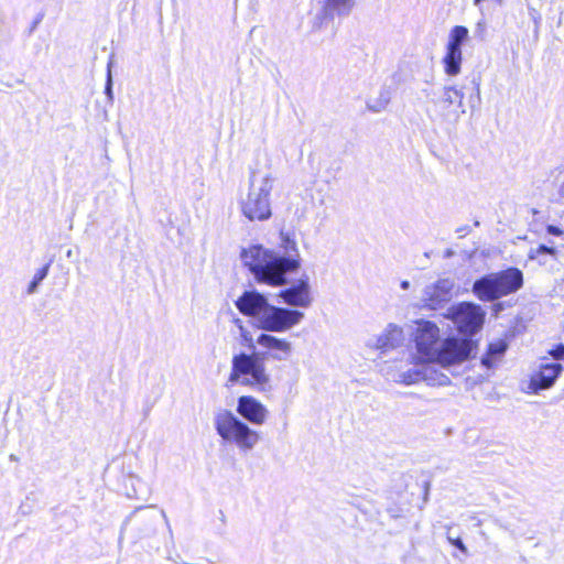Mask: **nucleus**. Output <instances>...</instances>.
Instances as JSON below:
<instances>
[{
	"label": "nucleus",
	"instance_id": "423d86ee",
	"mask_svg": "<svg viewBox=\"0 0 564 564\" xmlns=\"http://www.w3.org/2000/svg\"><path fill=\"white\" fill-rule=\"evenodd\" d=\"M235 383L267 391L270 387V377L265 371L264 354L252 351L251 354L235 355L231 360L228 384Z\"/></svg>",
	"mask_w": 564,
	"mask_h": 564
},
{
	"label": "nucleus",
	"instance_id": "6e6552de",
	"mask_svg": "<svg viewBox=\"0 0 564 564\" xmlns=\"http://www.w3.org/2000/svg\"><path fill=\"white\" fill-rule=\"evenodd\" d=\"M485 315L480 305L462 302L449 307L445 316L453 322L460 334L473 336L482 327Z\"/></svg>",
	"mask_w": 564,
	"mask_h": 564
},
{
	"label": "nucleus",
	"instance_id": "c85d7f7f",
	"mask_svg": "<svg viewBox=\"0 0 564 564\" xmlns=\"http://www.w3.org/2000/svg\"><path fill=\"white\" fill-rule=\"evenodd\" d=\"M529 14L534 23V32L538 33L540 24H541V14L538 12V10L533 7H529Z\"/></svg>",
	"mask_w": 564,
	"mask_h": 564
},
{
	"label": "nucleus",
	"instance_id": "6ab92c4d",
	"mask_svg": "<svg viewBox=\"0 0 564 564\" xmlns=\"http://www.w3.org/2000/svg\"><path fill=\"white\" fill-rule=\"evenodd\" d=\"M394 382L403 383L405 386L414 384L424 381V364L416 365L414 368L398 373L393 378Z\"/></svg>",
	"mask_w": 564,
	"mask_h": 564
},
{
	"label": "nucleus",
	"instance_id": "e433bc0d",
	"mask_svg": "<svg viewBox=\"0 0 564 564\" xmlns=\"http://www.w3.org/2000/svg\"><path fill=\"white\" fill-rule=\"evenodd\" d=\"M485 29H486V24H485V22H484V21H479V22L477 23V32H484V31H485Z\"/></svg>",
	"mask_w": 564,
	"mask_h": 564
},
{
	"label": "nucleus",
	"instance_id": "f3484780",
	"mask_svg": "<svg viewBox=\"0 0 564 564\" xmlns=\"http://www.w3.org/2000/svg\"><path fill=\"white\" fill-rule=\"evenodd\" d=\"M462 50L446 47V54L443 57L444 70L448 76H456L460 72Z\"/></svg>",
	"mask_w": 564,
	"mask_h": 564
},
{
	"label": "nucleus",
	"instance_id": "79ce46f5",
	"mask_svg": "<svg viewBox=\"0 0 564 564\" xmlns=\"http://www.w3.org/2000/svg\"><path fill=\"white\" fill-rule=\"evenodd\" d=\"M464 254H465V257H466L467 259H471V258L474 257L475 252H474V251H471V252H467V251H465V252H464Z\"/></svg>",
	"mask_w": 564,
	"mask_h": 564
},
{
	"label": "nucleus",
	"instance_id": "1a4fd4ad",
	"mask_svg": "<svg viewBox=\"0 0 564 564\" xmlns=\"http://www.w3.org/2000/svg\"><path fill=\"white\" fill-rule=\"evenodd\" d=\"M464 96L462 89L446 85L442 88L440 97L432 100L443 122L456 124L459 121L466 112L463 102Z\"/></svg>",
	"mask_w": 564,
	"mask_h": 564
},
{
	"label": "nucleus",
	"instance_id": "473e14b6",
	"mask_svg": "<svg viewBox=\"0 0 564 564\" xmlns=\"http://www.w3.org/2000/svg\"><path fill=\"white\" fill-rule=\"evenodd\" d=\"M492 356H490L488 352L481 358V364L487 367V368H491L492 367Z\"/></svg>",
	"mask_w": 564,
	"mask_h": 564
},
{
	"label": "nucleus",
	"instance_id": "f03ea898",
	"mask_svg": "<svg viewBox=\"0 0 564 564\" xmlns=\"http://www.w3.org/2000/svg\"><path fill=\"white\" fill-rule=\"evenodd\" d=\"M414 341L421 362H436L443 368L469 359L475 348L470 338L447 337L441 341L440 328L430 321L417 323Z\"/></svg>",
	"mask_w": 564,
	"mask_h": 564
},
{
	"label": "nucleus",
	"instance_id": "72a5a7b5",
	"mask_svg": "<svg viewBox=\"0 0 564 564\" xmlns=\"http://www.w3.org/2000/svg\"><path fill=\"white\" fill-rule=\"evenodd\" d=\"M153 524H154V519L153 518L149 519L148 520V525H147V529H145V535H150L151 533L154 532Z\"/></svg>",
	"mask_w": 564,
	"mask_h": 564
},
{
	"label": "nucleus",
	"instance_id": "dca6fc26",
	"mask_svg": "<svg viewBox=\"0 0 564 564\" xmlns=\"http://www.w3.org/2000/svg\"><path fill=\"white\" fill-rule=\"evenodd\" d=\"M354 6L355 0H325L323 6V17L324 19L348 17L352 11Z\"/></svg>",
	"mask_w": 564,
	"mask_h": 564
},
{
	"label": "nucleus",
	"instance_id": "7ed1b4c3",
	"mask_svg": "<svg viewBox=\"0 0 564 564\" xmlns=\"http://www.w3.org/2000/svg\"><path fill=\"white\" fill-rule=\"evenodd\" d=\"M235 303L241 314L253 317L264 332L285 333L305 317L299 310L270 304L264 294L254 290L245 291Z\"/></svg>",
	"mask_w": 564,
	"mask_h": 564
},
{
	"label": "nucleus",
	"instance_id": "4c0bfd02",
	"mask_svg": "<svg viewBox=\"0 0 564 564\" xmlns=\"http://www.w3.org/2000/svg\"><path fill=\"white\" fill-rule=\"evenodd\" d=\"M557 194L561 198H564V182L560 184L557 188Z\"/></svg>",
	"mask_w": 564,
	"mask_h": 564
},
{
	"label": "nucleus",
	"instance_id": "2eb2a0df",
	"mask_svg": "<svg viewBox=\"0 0 564 564\" xmlns=\"http://www.w3.org/2000/svg\"><path fill=\"white\" fill-rule=\"evenodd\" d=\"M404 340L403 329L394 324H389L386 330L371 341L369 346L381 351L399 347Z\"/></svg>",
	"mask_w": 564,
	"mask_h": 564
},
{
	"label": "nucleus",
	"instance_id": "aec40b11",
	"mask_svg": "<svg viewBox=\"0 0 564 564\" xmlns=\"http://www.w3.org/2000/svg\"><path fill=\"white\" fill-rule=\"evenodd\" d=\"M469 31L466 26L463 25H456L454 26L448 36V43L446 47L453 48V50H462L463 44L468 39Z\"/></svg>",
	"mask_w": 564,
	"mask_h": 564
},
{
	"label": "nucleus",
	"instance_id": "b1692460",
	"mask_svg": "<svg viewBox=\"0 0 564 564\" xmlns=\"http://www.w3.org/2000/svg\"><path fill=\"white\" fill-rule=\"evenodd\" d=\"M447 529V532H446V539L447 541L453 545L455 546L456 549H458L462 553H464L465 555H468V549L467 546L465 545V543L463 542V540L460 539V536H453L452 533H451V530H452V527L451 525H447L446 527Z\"/></svg>",
	"mask_w": 564,
	"mask_h": 564
},
{
	"label": "nucleus",
	"instance_id": "a18cd8bd",
	"mask_svg": "<svg viewBox=\"0 0 564 564\" xmlns=\"http://www.w3.org/2000/svg\"><path fill=\"white\" fill-rule=\"evenodd\" d=\"M495 306H496V311H500V310H502V305H501V303H498V304H496Z\"/></svg>",
	"mask_w": 564,
	"mask_h": 564
},
{
	"label": "nucleus",
	"instance_id": "a878e982",
	"mask_svg": "<svg viewBox=\"0 0 564 564\" xmlns=\"http://www.w3.org/2000/svg\"><path fill=\"white\" fill-rule=\"evenodd\" d=\"M240 338H241V344L243 346H246L250 350L254 351L256 345H254L252 335L243 325H240Z\"/></svg>",
	"mask_w": 564,
	"mask_h": 564
},
{
	"label": "nucleus",
	"instance_id": "412c9836",
	"mask_svg": "<svg viewBox=\"0 0 564 564\" xmlns=\"http://www.w3.org/2000/svg\"><path fill=\"white\" fill-rule=\"evenodd\" d=\"M391 100V93L388 88H381L376 99L367 101V108L372 112H381Z\"/></svg>",
	"mask_w": 564,
	"mask_h": 564
},
{
	"label": "nucleus",
	"instance_id": "ddd939ff",
	"mask_svg": "<svg viewBox=\"0 0 564 564\" xmlns=\"http://www.w3.org/2000/svg\"><path fill=\"white\" fill-rule=\"evenodd\" d=\"M268 333H262L257 338V344L268 350L263 352L264 356L269 355L270 358L279 361L286 360L292 354V344L286 339L278 338Z\"/></svg>",
	"mask_w": 564,
	"mask_h": 564
},
{
	"label": "nucleus",
	"instance_id": "20e7f679",
	"mask_svg": "<svg viewBox=\"0 0 564 564\" xmlns=\"http://www.w3.org/2000/svg\"><path fill=\"white\" fill-rule=\"evenodd\" d=\"M524 275L517 267L487 273L473 283L471 291L482 302H495L523 288Z\"/></svg>",
	"mask_w": 564,
	"mask_h": 564
},
{
	"label": "nucleus",
	"instance_id": "0eeeda50",
	"mask_svg": "<svg viewBox=\"0 0 564 564\" xmlns=\"http://www.w3.org/2000/svg\"><path fill=\"white\" fill-rule=\"evenodd\" d=\"M214 427L225 443L236 445L243 452L251 451L260 441L257 431L227 409L215 413Z\"/></svg>",
	"mask_w": 564,
	"mask_h": 564
},
{
	"label": "nucleus",
	"instance_id": "7c9ffc66",
	"mask_svg": "<svg viewBox=\"0 0 564 564\" xmlns=\"http://www.w3.org/2000/svg\"><path fill=\"white\" fill-rule=\"evenodd\" d=\"M552 355L555 360H563L564 359V345H558L553 351Z\"/></svg>",
	"mask_w": 564,
	"mask_h": 564
},
{
	"label": "nucleus",
	"instance_id": "393cba45",
	"mask_svg": "<svg viewBox=\"0 0 564 564\" xmlns=\"http://www.w3.org/2000/svg\"><path fill=\"white\" fill-rule=\"evenodd\" d=\"M112 63H113L112 59H110L107 65V78H106V85H105V94H106L109 102L113 101V91H112L113 82H112V73H111Z\"/></svg>",
	"mask_w": 564,
	"mask_h": 564
},
{
	"label": "nucleus",
	"instance_id": "c9c22d12",
	"mask_svg": "<svg viewBox=\"0 0 564 564\" xmlns=\"http://www.w3.org/2000/svg\"><path fill=\"white\" fill-rule=\"evenodd\" d=\"M455 256V251L451 248L446 249L443 253L444 259H449Z\"/></svg>",
	"mask_w": 564,
	"mask_h": 564
},
{
	"label": "nucleus",
	"instance_id": "ea45409f",
	"mask_svg": "<svg viewBox=\"0 0 564 564\" xmlns=\"http://www.w3.org/2000/svg\"><path fill=\"white\" fill-rule=\"evenodd\" d=\"M41 20H42V17H39L35 21H33L30 32H32L37 26V24L41 22Z\"/></svg>",
	"mask_w": 564,
	"mask_h": 564
},
{
	"label": "nucleus",
	"instance_id": "cd10ccee",
	"mask_svg": "<svg viewBox=\"0 0 564 564\" xmlns=\"http://www.w3.org/2000/svg\"><path fill=\"white\" fill-rule=\"evenodd\" d=\"M471 83L474 84L475 86V95H471L470 98H469V102H470V107L474 108L475 105H474V101L476 100L477 102L480 101V79L479 77H474Z\"/></svg>",
	"mask_w": 564,
	"mask_h": 564
},
{
	"label": "nucleus",
	"instance_id": "bb28decb",
	"mask_svg": "<svg viewBox=\"0 0 564 564\" xmlns=\"http://www.w3.org/2000/svg\"><path fill=\"white\" fill-rule=\"evenodd\" d=\"M507 350V344L503 341H498L495 344H490L488 347V354L492 357H500Z\"/></svg>",
	"mask_w": 564,
	"mask_h": 564
},
{
	"label": "nucleus",
	"instance_id": "c756f323",
	"mask_svg": "<svg viewBox=\"0 0 564 564\" xmlns=\"http://www.w3.org/2000/svg\"><path fill=\"white\" fill-rule=\"evenodd\" d=\"M546 232L552 236H561L564 234V230L555 225H547Z\"/></svg>",
	"mask_w": 564,
	"mask_h": 564
},
{
	"label": "nucleus",
	"instance_id": "f257e3e1",
	"mask_svg": "<svg viewBox=\"0 0 564 564\" xmlns=\"http://www.w3.org/2000/svg\"><path fill=\"white\" fill-rule=\"evenodd\" d=\"M283 252L267 249L260 245L242 249L241 260L259 283L271 286L288 284L286 275L296 272L301 265L296 241L284 231L280 234Z\"/></svg>",
	"mask_w": 564,
	"mask_h": 564
},
{
	"label": "nucleus",
	"instance_id": "4468645a",
	"mask_svg": "<svg viewBox=\"0 0 564 564\" xmlns=\"http://www.w3.org/2000/svg\"><path fill=\"white\" fill-rule=\"evenodd\" d=\"M562 371L563 366L560 362L541 364L539 370L531 377L530 388L538 393L540 390L553 387Z\"/></svg>",
	"mask_w": 564,
	"mask_h": 564
},
{
	"label": "nucleus",
	"instance_id": "c03bdc74",
	"mask_svg": "<svg viewBox=\"0 0 564 564\" xmlns=\"http://www.w3.org/2000/svg\"><path fill=\"white\" fill-rule=\"evenodd\" d=\"M235 324L238 326V328H239V329H240V325H243V324H242V321H241V319H239V318H236V319H235Z\"/></svg>",
	"mask_w": 564,
	"mask_h": 564
},
{
	"label": "nucleus",
	"instance_id": "a211bd4d",
	"mask_svg": "<svg viewBox=\"0 0 564 564\" xmlns=\"http://www.w3.org/2000/svg\"><path fill=\"white\" fill-rule=\"evenodd\" d=\"M424 364V381L430 386H448L451 379L447 375L440 372L435 369V362H423Z\"/></svg>",
	"mask_w": 564,
	"mask_h": 564
},
{
	"label": "nucleus",
	"instance_id": "f8f14e48",
	"mask_svg": "<svg viewBox=\"0 0 564 564\" xmlns=\"http://www.w3.org/2000/svg\"><path fill=\"white\" fill-rule=\"evenodd\" d=\"M236 411L242 419L253 425H262L269 414L268 409L251 395L239 397Z\"/></svg>",
	"mask_w": 564,
	"mask_h": 564
},
{
	"label": "nucleus",
	"instance_id": "39448f33",
	"mask_svg": "<svg viewBox=\"0 0 564 564\" xmlns=\"http://www.w3.org/2000/svg\"><path fill=\"white\" fill-rule=\"evenodd\" d=\"M273 182L271 173L259 175L256 170H250L248 193L239 202L242 215L250 221H263L272 216L270 194Z\"/></svg>",
	"mask_w": 564,
	"mask_h": 564
},
{
	"label": "nucleus",
	"instance_id": "2f4dec72",
	"mask_svg": "<svg viewBox=\"0 0 564 564\" xmlns=\"http://www.w3.org/2000/svg\"><path fill=\"white\" fill-rule=\"evenodd\" d=\"M471 231V228L468 225L460 226L456 229V232L459 235V237H464L465 235H468Z\"/></svg>",
	"mask_w": 564,
	"mask_h": 564
},
{
	"label": "nucleus",
	"instance_id": "37998d69",
	"mask_svg": "<svg viewBox=\"0 0 564 564\" xmlns=\"http://www.w3.org/2000/svg\"><path fill=\"white\" fill-rule=\"evenodd\" d=\"M9 459H10L11 462H18V460H19V457H18L17 455H14V454H10Z\"/></svg>",
	"mask_w": 564,
	"mask_h": 564
},
{
	"label": "nucleus",
	"instance_id": "5701e85b",
	"mask_svg": "<svg viewBox=\"0 0 564 564\" xmlns=\"http://www.w3.org/2000/svg\"><path fill=\"white\" fill-rule=\"evenodd\" d=\"M557 250L554 247H549L546 245H540L538 248H532L529 252V258L534 260L539 259L540 256L550 254L555 259Z\"/></svg>",
	"mask_w": 564,
	"mask_h": 564
},
{
	"label": "nucleus",
	"instance_id": "49530a36",
	"mask_svg": "<svg viewBox=\"0 0 564 564\" xmlns=\"http://www.w3.org/2000/svg\"><path fill=\"white\" fill-rule=\"evenodd\" d=\"M431 253H432V251H426V252H424V257L429 259L431 257Z\"/></svg>",
	"mask_w": 564,
	"mask_h": 564
},
{
	"label": "nucleus",
	"instance_id": "4be33fe9",
	"mask_svg": "<svg viewBox=\"0 0 564 564\" xmlns=\"http://www.w3.org/2000/svg\"><path fill=\"white\" fill-rule=\"evenodd\" d=\"M48 270H50V263L45 264L44 267H42L41 269H39L36 271L32 281L30 282V284L28 286V290H26L28 294H33L37 291V288L41 284V282L47 276Z\"/></svg>",
	"mask_w": 564,
	"mask_h": 564
},
{
	"label": "nucleus",
	"instance_id": "9d476101",
	"mask_svg": "<svg viewBox=\"0 0 564 564\" xmlns=\"http://www.w3.org/2000/svg\"><path fill=\"white\" fill-rule=\"evenodd\" d=\"M455 282L451 278H441L426 284L421 291L422 307L437 310L449 303L454 295Z\"/></svg>",
	"mask_w": 564,
	"mask_h": 564
},
{
	"label": "nucleus",
	"instance_id": "9b49d317",
	"mask_svg": "<svg viewBox=\"0 0 564 564\" xmlns=\"http://www.w3.org/2000/svg\"><path fill=\"white\" fill-rule=\"evenodd\" d=\"M279 297L283 301L284 304L291 307H310L312 305L313 297L308 278H301L295 283L281 290Z\"/></svg>",
	"mask_w": 564,
	"mask_h": 564
},
{
	"label": "nucleus",
	"instance_id": "f704fd0d",
	"mask_svg": "<svg viewBox=\"0 0 564 564\" xmlns=\"http://www.w3.org/2000/svg\"><path fill=\"white\" fill-rule=\"evenodd\" d=\"M161 516H162V518H163V519H164V521H165V524H166V528H167L169 533L172 535V529H171V525H170V522H169L167 516H166V513H165V511H164V510H161Z\"/></svg>",
	"mask_w": 564,
	"mask_h": 564
},
{
	"label": "nucleus",
	"instance_id": "58836bf2",
	"mask_svg": "<svg viewBox=\"0 0 564 564\" xmlns=\"http://www.w3.org/2000/svg\"><path fill=\"white\" fill-rule=\"evenodd\" d=\"M402 290H408L410 288V282L408 280H404L400 284Z\"/></svg>",
	"mask_w": 564,
	"mask_h": 564
},
{
	"label": "nucleus",
	"instance_id": "de8ad7c7",
	"mask_svg": "<svg viewBox=\"0 0 564 564\" xmlns=\"http://www.w3.org/2000/svg\"><path fill=\"white\" fill-rule=\"evenodd\" d=\"M479 225H480V223L478 220H475L474 226L478 227Z\"/></svg>",
	"mask_w": 564,
	"mask_h": 564
},
{
	"label": "nucleus",
	"instance_id": "a19ab883",
	"mask_svg": "<svg viewBox=\"0 0 564 564\" xmlns=\"http://www.w3.org/2000/svg\"><path fill=\"white\" fill-rule=\"evenodd\" d=\"M388 512L389 514L392 517V518H399L400 514L398 512H395L393 509L389 508L388 509Z\"/></svg>",
	"mask_w": 564,
	"mask_h": 564
}]
</instances>
